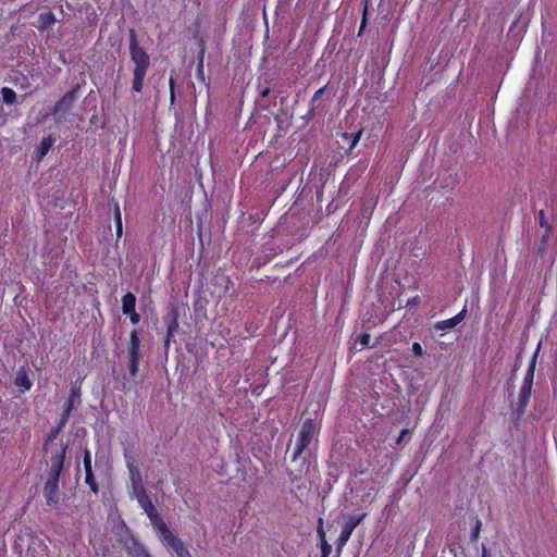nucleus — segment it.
Returning a JSON list of instances; mask_svg holds the SVG:
<instances>
[{"mask_svg": "<svg viewBox=\"0 0 557 557\" xmlns=\"http://www.w3.org/2000/svg\"><path fill=\"white\" fill-rule=\"evenodd\" d=\"M129 58L134 64L132 71V90L139 94L144 89L145 78L150 67V57L147 51L139 46L134 29L129 30Z\"/></svg>", "mask_w": 557, "mask_h": 557, "instance_id": "nucleus-1", "label": "nucleus"}, {"mask_svg": "<svg viewBox=\"0 0 557 557\" xmlns=\"http://www.w3.org/2000/svg\"><path fill=\"white\" fill-rule=\"evenodd\" d=\"M86 85L84 74H82L81 82L72 83L71 90L65 92L51 110V114L55 123H62L66 119V114L72 110L74 103L78 99V94Z\"/></svg>", "mask_w": 557, "mask_h": 557, "instance_id": "nucleus-2", "label": "nucleus"}, {"mask_svg": "<svg viewBox=\"0 0 557 557\" xmlns=\"http://www.w3.org/2000/svg\"><path fill=\"white\" fill-rule=\"evenodd\" d=\"M317 433V424L313 419H306L299 430L295 449L292 456V460L296 461L299 459L304 451L308 448V446L311 444L314 435Z\"/></svg>", "mask_w": 557, "mask_h": 557, "instance_id": "nucleus-3", "label": "nucleus"}, {"mask_svg": "<svg viewBox=\"0 0 557 557\" xmlns=\"http://www.w3.org/2000/svg\"><path fill=\"white\" fill-rule=\"evenodd\" d=\"M141 336L138 330L134 329L129 334V342L127 346L128 355V371L131 376L135 377L139 371L140 360L143 358L140 352Z\"/></svg>", "mask_w": 557, "mask_h": 557, "instance_id": "nucleus-4", "label": "nucleus"}, {"mask_svg": "<svg viewBox=\"0 0 557 557\" xmlns=\"http://www.w3.org/2000/svg\"><path fill=\"white\" fill-rule=\"evenodd\" d=\"M178 318H180L178 308L175 306L171 307L163 318V321H164V324L166 327V333H165V337L163 341V346H164L165 351L169 350L172 343H175V335H176V333L178 331V326H180Z\"/></svg>", "mask_w": 557, "mask_h": 557, "instance_id": "nucleus-5", "label": "nucleus"}, {"mask_svg": "<svg viewBox=\"0 0 557 557\" xmlns=\"http://www.w3.org/2000/svg\"><path fill=\"white\" fill-rule=\"evenodd\" d=\"M211 284L214 287L213 293L216 294L219 298L232 297L235 294L234 283L231 277L221 270L214 273L211 278Z\"/></svg>", "mask_w": 557, "mask_h": 557, "instance_id": "nucleus-6", "label": "nucleus"}, {"mask_svg": "<svg viewBox=\"0 0 557 557\" xmlns=\"http://www.w3.org/2000/svg\"><path fill=\"white\" fill-rule=\"evenodd\" d=\"M366 517V512L354 515L343 524L341 534L336 541L338 555L342 554V550L349 541L354 530L364 520Z\"/></svg>", "mask_w": 557, "mask_h": 557, "instance_id": "nucleus-7", "label": "nucleus"}, {"mask_svg": "<svg viewBox=\"0 0 557 557\" xmlns=\"http://www.w3.org/2000/svg\"><path fill=\"white\" fill-rule=\"evenodd\" d=\"M165 545H168L177 557H191L189 549L184 545L183 541L176 536L169 527L158 533Z\"/></svg>", "mask_w": 557, "mask_h": 557, "instance_id": "nucleus-8", "label": "nucleus"}, {"mask_svg": "<svg viewBox=\"0 0 557 557\" xmlns=\"http://www.w3.org/2000/svg\"><path fill=\"white\" fill-rule=\"evenodd\" d=\"M334 90L329 87V84L319 88L309 101L308 115L313 117L319 110L324 109V101L332 98Z\"/></svg>", "mask_w": 557, "mask_h": 557, "instance_id": "nucleus-9", "label": "nucleus"}, {"mask_svg": "<svg viewBox=\"0 0 557 557\" xmlns=\"http://www.w3.org/2000/svg\"><path fill=\"white\" fill-rule=\"evenodd\" d=\"M138 505L149 518L151 525L153 527L157 533H159L161 530L168 527L165 521L159 515L156 506L153 505L149 496L138 502Z\"/></svg>", "mask_w": 557, "mask_h": 557, "instance_id": "nucleus-10", "label": "nucleus"}, {"mask_svg": "<svg viewBox=\"0 0 557 557\" xmlns=\"http://www.w3.org/2000/svg\"><path fill=\"white\" fill-rule=\"evenodd\" d=\"M67 445L62 444L61 449L51 456L50 469L47 480L60 481V475L64 467V460L66 456Z\"/></svg>", "mask_w": 557, "mask_h": 557, "instance_id": "nucleus-11", "label": "nucleus"}, {"mask_svg": "<svg viewBox=\"0 0 557 557\" xmlns=\"http://www.w3.org/2000/svg\"><path fill=\"white\" fill-rule=\"evenodd\" d=\"M82 383L83 379H77L76 381L71 383L70 393L63 403L64 407H67L73 410H77V408L82 404Z\"/></svg>", "mask_w": 557, "mask_h": 557, "instance_id": "nucleus-12", "label": "nucleus"}, {"mask_svg": "<svg viewBox=\"0 0 557 557\" xmlns=\"http://www.w3.org/2000/svg\"><path fill=\"white\" fill-rule=\"evenodd\" d=\"M83 463L85 469V482L89 486L90 491L95 494L99 492V485L95 479L91 466V453L89 449H85L83 455Z\"/></svg>", "mask_w": 557, "mask_h": 557, "instance_id": "nucleus-13", "label": "nucleus"}, {"mask_svg": "<svg viewBox=\"0 0 557 557\" xmlns=\"http://www.w3.org/2000/svg\"><path fill=\"white\" fill-rule=\"evenodd\" d=\"M44 496L50 507H55L60 503L59 481L47 480L44 486Z\"/></svg>", "mask_w": 557, "mask_h": 557, "instance_id": "nucleus-14", "label": "nucleus"}, {"mask_svg": "<svg viewBox=\"0 0 557 557\" xmlns=\"http://www.w3.org/2000/svg\"><path fill=\"white\" fill-rule=\"evenodd\" d=\"M205 54H206V42L202 38L199 39V51L196 58V77L202 84H206L205 76Z\"/></svg>", "mask_w": 557, "mask_h": 557, "instance_id": "nucleus-15", "label": "nucleus"}, {"mask_svg": "<svg viewBox=\"0 0 557 557\" xmlns=\"http://www.w3.org/2000/svg\"><path fill=\"white\" fill-rule=\"evenodd\" d=\"M126 460V467L128 470L131 485L143 482V476L139 467L135 463L134 458L128 454L124 453Z\"/></svg>", "mask_w": 557, "mask_h": 557, "instance_id": "nucleus-16", "label": "nucleus"}, {"mask_svg": "<svg viewBox=\"0 0 557 557\" xmlns=\"http://www.w3.org/2000/svg\"><path fill=\"white\" fill-rule=\"evenodd\" d=\"M125 550L133 557H145L149 555L145 546L135 537H132L129 542L125 543Z\"/></svg>", "mask_w": 557, "mask_h": 557, "instance_id": "nucleus-17", "label": "nucleus"}, {"mask_svg": "<svg viewBox=\"0 0 557 557\" xmlns=\"http://www.w3.org/2000/svg\"><path fill=\"white\" fill-rule=\"evenodd\" d=\"M531 391H532V385L530 384H522V387L520 389V394H519V400H518V404H517V412L518 414H523L524 411H525V408L528 406V403H529V399H530V396H531Z\"/></svg>", "mask_w": 557, "mask_h": 557, "instance_id": "nucleus-18", "label": "nucleus"}, {"mask_svg": "<svg viewBox=\"0 0 557 557\" xmlns=\"http://www.w3.org/2000/svg\"><path fill=\"white\" fill-rule=\"evenodd\" d=\"M310 467H311L310 460L306 456H304L301 458L299 468L296 471L289 472L290 481L296 482V481H299L302 478H305L309 473Z\"/></svg>", "mask_w": 557, "mask_h": 557, "instance_id": "nucleus-19", "label": "nucleus"}, {"mask_svg": "<svg viewBox=\"0 0 557 557\" xmlns=\"http://www.w3.org/2000/svg\"><path fill=\"white\" fill-rule=\"evenodd\" d=\"M57 22L55 15L53 12H42L37 17V25L36 27L39 30H47L49 29L54 23Z\"/></svg>", "mask_w": 557, "mask_h": 557, "instance_id": "nucleus-20", "label": "nucleus"}, {"mask_svg": "<svg viewBox=\"0 0 557 557\" xmlns=\"http://www.w3.org/2000/svg\"><path fill=\"white\" fill-rule=\"evenodd\" d=\"M14 384L22 391H29L32 388V381L28 377L27 371L24 368H20L16 372Z\"/></svg>", "mask_w": 557, "mask_h": 557, "instance_id": "nucleus-21", "label": "nucleus"}, {"mask_svg": "<svg viewBox=\"0 0 557 557\" xmlns=\"http://www.w3.org/2000/svg\"><path fill=\"white\" fill-rule=\"evenodd\" d=\"M136 307V297L133 293L127 292L122 297V312L123 314L126 313H134Z\"/></svg>", "mask_w": 557, "mask_h": 557, "instance_id": "nucleus-22", "label": "nucleus"}, {"mask_svg": "<svg viewBox=\"0 0 557 557\" xmlns=\"http://www.w3.org/2000/svg\"><path fill=\"white\" fill-rule=\"evenodd\" d=\"M540 348H541V343L537 345V348L530 361L528 371H527L524 380H523L524 384H530V385L533 384L534 371H535V367H536V360H537V356L540 352Z\"/></svg>", "mask_w": 557, "mask_h": 557, "instance_id": "nucleus-23", "label": "nucleus"}, {"mask_svg": "<svg viewBox=\"0 0 557 557\" xmlns=\"http://www.w3.org/2000/svg\"><path fill=\"white\" fill-rule=\"evenodd\" d=\"M131 496L136 498L137 503L148 497L146 487L144 486V482L135 483L131 485Z\"/></svg>", "mask_w": 557, "mask_h": 557, "instance_id": "nucleus-24", "label": "nucleus"}, {"mask_svg": "<svg viewBox=\"0 0 557 557\" xmlns=\"http://www.w3.org/2000/svg\"><path fill=\"white\" fill-rule=\"evenodd\" d=\"M55 139L52 136H46L41 139L40 145L38 147L39 158L42 159L48 151L52 148Z\"/></svg>", "mask_w": 557, "mask_h": 557, "instance_id": "nucleus-25", "label": "nucleus"}, {"mask_svg": "<svg viewBox=\"0 0 557 557\" xmlns=\"http://www.w3.org/2000/svg\"><path fill=\"white\" fill-rule=\"evenodd\" d=\"M451 329H453V318L436 322L432 327V333L433 334L438 333L440 336H443L444 335L443 332L445 330H451Z\"/></svg>", "mask_w": 557, "mask_h": 557, "instance_id": "nucleus-26", "label": "nucleus"}, {"mask_svg": "<svg viewBox=\"0 0 557 557\" xmlns=\"http://www.w3.org/2000/svg\"><path fill=\"white\" fill-rule=\"evenodd\" d=\"M63 431V429L60 426V425H53L48 434H47V437L45 440V444H44V450L47 451L48 449V445L53 442L54 440L58 438V436L60 435V433Z\"/></svg>", "mask_w": 557, "mask_h": 557, "instance_id": "nucleus-27", "label": "nucleus"}, {"mask_svg": "<svg viewBox=\"0 0 557 557\" xmlns=\"http://www.w3.org/2000/svg\"><path fill=\"white\" fill-rule=\"evenodd\" d=\"M2 100L5 104L12 106L16 102V92L10 87L1 88Z\"/></svg>", "mask_w": 557, "mask_h": 557, "instance_id": "nucleus-28", "label": "nucleus"}, {"mask_svg": "<svg viewBox=\"0 0 557 557\" xmlns=\"http://www.w3.org/2000/svg\"><path fill=\"white\" fill-rule=\"evenodd\" d=\"M114 224H115L116 237L119 239L122 237V234H123L122 215H121V210H120L119 203H116L115 208H114Z\"/></svg>", "mask_w": 557, "mask_h": 557, "instance_id": "nucleus-29", "label": "nucleus"}, {"mask_svg": "<svg viewBox=\"0 0 557 557\" xmlns=\"http://www.w3.org/2000/svg\"><path fill=\"white\" fill-rule=\"evenodd\" d=\"M73 411H74L73 409L62 406V411L59 414L55 424L60 425L62 429H64L65 425L67 424Z\"/></svg>", "mask_w": 557, "mask_h": 557, "instance_id": "nucleus-30", "label": "nucleus"}, {"mask_svg": "<svg viewBox=\"0 0 557 557\" xmlns=\"http://www.w3.org/2000/svg\"><path fill=\"white\" fill-rule=\"evenodd\" d=\"M360 136H361V131L358 132L357 134H348V133H344L343 134V137L346 139V140H349L350 141V145H349V151H351L356 146L357 144L359 143L360 140Z\"/></svg>", "mask_w": 557, "mask_h": 557, "instance_id": "nucleus-31", "label": "nucleus"}, {"mask_svg": "<svg viewBox=\"0 0 557 557\" xmlns=\"http://www.w3.org/2000/svg\"><path fill=\"white\" fill-rule=\"evenodd\" d=\"M169 88H170V102H171V106H173L175 103V100H176L175 78H174V73L173 72H172V74L170 75V78H169Z\"/></svg>", "mask_w": 557, "mask_h": 557, "instance_id": "nucleus-32", "label": "nucleus"}, {"mask_svg": "<svg viewBox=\"0 0 557 557\" xmlns=\"http://www.w3.org/2000/svg\"><path fill=\"white\" fill-rule=\"evenodd\" d=\"M475 520V523H474V527L471 531V541L472 542H476L478 539H479V535H480V531H481V521L478 519V517H474L473 518Z\"/></svg>", "mask_w": 557, "mask_h": 557, "instance_id": "nucleus-33", "label": "nucleus"}, {"mask_svg": "<svg viewBox=\"0 0 557 557\" xmlns=\"http://www.w3.org/2000/svg\"><path fill=\"white\" fill-rule=\"evenodd\" d=\"M317 534L320 540V543H323V541H327L325 531L323 529V519L322 518L318 519Z\"/></svg>", "mask_w": 557, "mask_h": 557, "instance_id": "nucleus-34", "label": "nucleus"}, {"mask_svg": "<svg viewBox=\"0 0 557 557\" xmlns=\"http://www.w3.org/2000/svg\"><path fill=\"white\" fill-rule=\"evenodd\" d=\"M370 341H371V336L369 333L367 332H363L361 333L358 337H357V341L358 343H360V345L362 347H370Z\"/></svg>", "mask_w": 557, "mask_h": 557, "instance_id": "nucleus-35", "label": "nucleus"}, {"mask_svg": "<svg viewBox=\"0 0 557 557\" xmlns=\"http://www.w3.org/2000/svg\"><path fill=\"white\" fill-rule=\"evenodd\" d=\"M321 557H330L332 553V545L327 541L320 543Z\"/></svg>", "mask_w": 557, "mask_h": 557, "instance_id": "nucleus-36", "label": "nucleus"}, {"mask_svg": "<svg viewBox=\"0 0 557 557\" xmlns=\"http://www.w3.org/2000/svg\"><path fill=\"white\" fill-rule=\"evenodd\" d=\"M421 302V298L419 295H416L411 298H409L406 304H405V307L409 308V309H412V308H416L420 305Z\"/></svg>", "mask_w": 557, "mask_h": 557, "instance_id": "nucleus-37", "label": "nucleus"}, {"mask_svg": "<svg viewBox=\"0 0 557 557\" xmlns=\"http://www.w3.org/2000/svg\"><path fill=\"white\" fill-rule=\"evenodd\" d=\"M368 10H367V7L364 8V11H363V14H362V20H361V23H360V27H359V32H358V35L361 36L362 33L364 32L366 27H367V24H368Z\"/></svg>", "mask_w": 557, "mask_h": 557, "instance_id": "nucleus-38", "label": "nucleus"}, {"mask_svg": "<svg viewBox=\"0 0 557 557\" xmlns=\"http://www.w3.org/2000/svg\"><path fill=\"white\" fill-rule=\"evenodd\" d=\"M411 351L416 357H422L424 354V350L420 343L414 342L411 347Z\"/></svg>", "mask_w": 557, "mask_h": 557, "instance_id": "nucleus-39", "label": "nucleus"}, {"mask_svg": "<svg viewBox=\"0 0 557 557\" xmlns=\"http://www.w3.org/2000/svg\"><path fill=\"white\" fill-rule=\"evenodd\" d=\"M539 222H540V225H541L542 227L550 228V225L548 224V222H547V221H546V219H545V213H544V211H543V210H541V211L539 212Z\"/></svg>", "mask_w": 557, "mask_h": 557, "instance_id": "nucleus-40", "label": "nucleus"}, {"mask_svg": "<svg viewBox=\"0 0 557 557\" xmlns=\"http://www.w3.org/2000/svg\"><path fill=\"white\" fill-rule=\"evenodd\" d=\"M125 315H128L131 323L134 325L138 324L140 321V314L137 313L136 310L134 313H126Z\"/></svg>", "mask_w": 557, "mask_h": 557, "instance_id": "nucleus-41", "label": "nucleus"}, {"mask_svg": "<svg viewBox=\"0 0 557 557\" xmlns=\"http://www.w3.org/2000/svg\"><path fill=\"white\" fill-rule=\"evenodd\" d=\"M409 434L408 429H403L399 433V436L396 440V445H400L405 437Z\"/></svg>", "mask_w": 557, "mask_h": 557, "instance_id": "nucleus-42", "label": "nucleus"}, {"mask_svg": "<svg viewBox=\"0 0 557 557\" xmlns=\"http://www.w3.org/2000/svg\"><path fill=\"white\" fill-rule=\"evenodd\" d=\"M466 312V309H463L458 314H455V326L465 319Z\"/></svg>", "mask_w": 557, "mask_h": 557, "instance_id": "nucleus-43", "label": "nucleus"}, {"mask_svg": "<svg viewBox=\"0 0 557 557\" xmlns=\"http://www.w3.org/2000/svg\"><path fill=\"white\" fill-rule=\"evenodd\" d=\"M269 94H270V88L269 87H264L263 89L260 90V97L261 98L268 97Z\"/></svg>", "mask_w": 557, "mask_h": 557, "instance_id": "nucleus-44", "label": "nucleus"}, {"mask_svg": "<svg viewBox=\"0 0 557 557\" xmlns=\"http://www.w3.org/2000/svg\"><path fill=\"white\" fill-rule=\"evenodd\" d=\"M369 322H372L373 324L382 323L384 319H374L372 315L368 318Z\"/></svg>", "mask_w": 557, "mask_h": 557, "instance_id": "nucleus-45", "label": "nucleus"}, {"mask_svg": "<svg viewBox=\"0 0 557 557\" xmlns=\"http://www.w3.org/2000/svg\"><path fill=\"white\" fill-rule=\"evenodd\" d=\"M549 232H550V228H546V232H545V234L542 237V243H546V240L549 237Z\"/></svg>", "mask_w": 557, "mask_h": 557, "instance_id": "nucleus-46", "label": "nucleus"}, {"mask_svg": "<svg viewBox=\"0 0 557 557\" xmlns=\"http://www.w3.org/2000/svg\"><path fill=\"white\" fill-rule=\"evenodd\" d=\"M404 307H405V305H403V302L399 300V301L397 302V306H394V307L392 308V311H394V310H399V309H401V308H404Z\"/></svg>", "mask_w": 557, "mask_h": 557, "instance_id": "nucleus-47", "label": "nucleus"}, {"mask_svg": "<svg viewBox=\"0 0 557 557\" xmlns=\"http://www.w3.org/2000/svg\"><path fill=\"white\" fill-rule=\"evenodd\" d=\"M482 557H490L488 554H487L486 547L484 545H483V548H482Z\"/></svg>", "mask_w": 557, "mask_h": 557, "instance_id": "nucleus-48", "label": "nucleus"}, {"mask_svg": "<svg viewBox=\"0 0 557 557\" xmlns=\"http://www.w3.org/2000/svg\"><path fill=\"white\" fill-rule=\"evenodd\" d=\"M446 548H448V549H449V552H450V553H453V547H451L450 545H448V544H447V545H446Z\"/></svg>", "mask_w": 557, "mask_h": 557, "instance_id": "nucleus-49", "label": "nucleus"}, {"mask_svg": "<svg viewBox=\"0 0 557 557\" xmlns=\"http://www.w3.org/2000/svg\"><path fill=\"white\" fill-rule=\"evenodd\" d=\"M335 557H341V555H338V553L336 552V555H335Z\"/></svg>", "mask_w": 557, "mask_h": 557, "instance_id": "nucleus-50", "label": "nucleus"}, {"mask_svg": "<svg viewBox=\"0 0 557 557\" xmlns=\"http://www.w3.org/2000/svg\"><path fill=\"white\" fill-rule=\"evenodd\" d=\"M145 557H152L150 554L148 556H145Z\"/></svg>", "mask_w": 557, "mask_h": 557, "instance_id": "nucleus-51", "label": "nucleus"}]
</instances>
